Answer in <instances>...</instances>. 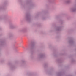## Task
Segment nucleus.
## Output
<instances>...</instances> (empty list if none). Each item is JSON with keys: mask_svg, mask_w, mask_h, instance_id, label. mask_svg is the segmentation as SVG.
Listing matches in <instances>:
<instances>
[{"mask_svg": "<svg viewBox=\"0 0 76 76\" xmlns=\"http://www.w3.org/2000/svg\"><path fill=\"white\" fill-rule=\"evenodd\" d=\"M66 3H69L70 2V0H69L66 1Z\"/></svg>", "mask_w": 76, "mask_h": 76, "instance_id": "3", "label": "nucleus"}, {"mask_svg": "<svg viewBox=\"0 0 76 76\" xmlns=\"http://www.w3.org/2000/svg\"><path fill=\"white\" fill-rule=\"evenodd\" d=\"M69 42L70 43H72V42H73V41H69Z\"/></svg>", "mask_w": 76, "mask_h": 76, "instance_id": "5", "label": "nucleus"}, {"mask_svg": "<svg viewBox=\"0 0 76 76\" xmlns=\"http://www.w3.org/2000/svg\"><path fill=\"white\" fill-rule=\"evenodd\" d=\"M43 56H44V55H40V57L41 58L43 57Z\"/></svg>", "mask_w": 76, "mask_h": 76, "instance_id": "4", "label": "nucleus"}, {"mask_svg": "<svg viewBox=\"0 0 76 76\" xmlns=\"http://www.w3.org/2000/svg\"><path fill=\"white\" fill-rule=\"evenodd\" d=\"M72 11V12H75V11H76V7H74L72 9H71Z\"/></svg>", "mask_w": 76, "mask_h": 76, "instance_id": "2", "label": "nucleus"}, {"mask_svg": "<svg viewBox=\"0 0 76 76\" xmlns=\"http://www.w3.org/2000/svg\"><path fill=\"white\" fill-rule=\"evenodd\" d=\"M57 31H59V28H58L57 29Z\"/></svg>", "mask_w": 76, "mask_h": 76, "instance_id": "6", "label": "nucleus"}, {"mask_svg": "<svg viewBox=\"0 0 76 76\" xmlns=\"http://www.w3.org/2000/svg\"><path fill=\"white\" fill-rule=\"evenodd\" d=\"M23 31H25V30H23Z\"/></svg>", "mask_w": 76, "mask_h": 76, "instance_id": "7", "label": "nucleus"}, {"mask_svg": "<svg viewBox=\"0 0 76 76\" xmlns=\"http://www.w3.org/2000/svg\"><path fill=\"white\" fill-rule=\"evenodd\" d=\"M26 18H27V21H28V22L30 21V20H31V18H30V17L29 15H26Z\"/></svg>", "mask_w": 76, "mask_h": 76, "instance_id": "1", "label": "nucleus"}]
</instances>
